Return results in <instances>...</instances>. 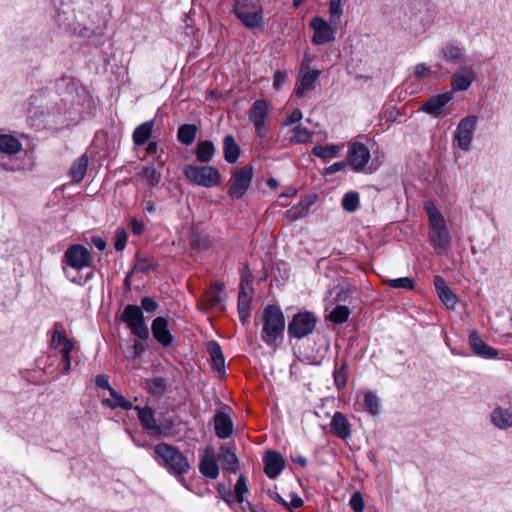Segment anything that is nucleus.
<instances>
[{
	"mask_svg": "<svg viewBox=\"0 0 512 512\" xmlns=\"http://www.w3.org/2000/svg\"><path fill=\"white\" fill-rule=\"evenodd\" d=\"M285 317L277 305H267L262 311L263 342L269 347H278L282 344L285 330Z\"/></svg>",
	"mask_w": 512,
	"mask_h": 512,
	"instance_id": "nucleus-1",
	"label": "nucleus"
},
{
	"mask_svg": "<svg viewBox=\"0 0 512 512\" xmlns=\"http://www.w3.org/2000/svg\"><path fill=\"white\" fill-rule=\"evenodd\" d=\"M426 212L431 226L429 234L430 240L433 243L436 252L438 254H443L446 252V248L450 244V235L446 228L445 219L437 207L432 203L426 205Z\"/></svg>",
	"mask_w": 512,
	"mask_h": 512,
	"instance_id": "nucleus-2",
	"label": "nucleus"
},
{
	"mask_svg": "<svg viewBox=\"0 0 512 512\" xmlns=\"http://www.w3.org/2000/svg\"><path fill=\"white\" fill-rule=\"evenodd\" d=\"M162 464L169 473L187 487L184 475L189 472L190 463L178 448L162 442Z\"/></svg>",
	"mask_w": 512,
	"mask_h": 512,
	"instance_id": "nucleus-3",
	"label": "nucleus"
},
{
	"mask_svg": "<svg viewBox=\"0 0 512 512\" xmlns=\"http://www.w3.org/2000/svg\"><path fill=\"white\" fill-rule=\"evenodd\" d=\"M183 173L190 183L197 186L212 188L222 183L220 171L214 166L186 164Z\"/></svg>",
	"mask_w": 512,
	"mask_h": 512,
	"instance_id": "nucleus-4",
	"label": "nucleus"
},
{
	"mask_svg": "<svg viewBox=\"0 0 512 512\" xmlns=\"http://www.w3.org/2000/svg\"><path fill=\"white\" fill-rule=\"evenodd\" d=\"M94 258H64L63 272L73 283L83 285L93 277Z\"/></svg>",
	"mask_w": 512,
	"mask_h": 512,
	"instance_id": "nucleus-5",
	"label": "nucleus"
},
{
	"mask_svg": "<svg viewBox=\"0 0 512 512\" xmlns=\"http://www.w3.org/2000/svg\"><path fill=\"white\" fill-rule=\"evenodd\" d=\"M234 13L247 28L260 27L263 22L262 7L254 0H236Z\"/></svg>",
	"mask_w": 512,
	"mask_h": 512,
	"instance_id": "nucleus-6",
	"label": "nucleus"
},
{
	"mask_svg": "<svg viewBox=\"0 0 512 512\" xmlns=\"http://www.w3.org/2000/svg\"><path fill=\"white\" fill-rule=\"evenodd\" d=\"M121 320L127 325L133 335L141 340L148 339L149 329L145 323L142 308L137 305L128 304L121 314Z\"/></svg>",
	"mask_w": 512,
	"mask_h": 512,
	"instance_id": "nucleus-7",
	"label": "nucleus"
},
{
	"mask_svg": "<svg viewBox=\"0 0 512 512\" xmlns=\"http://www.w3.org/2000/svg\"><path fill=\"white\" fill-rule=\"evenodd\" d=\"M253 180V166L245 165L235 168L229 180L228 193L231 197L241 199L248 191Z\"/></svg>",
	"mask_w": 512,
	"mask_h": 512,
	"instance_id": "nucleus-8",
	"label": "nucleus"
},
{
	"mask_svg": "<svg viewBox=\"0 0 512 512\" xmlns=\"http://www.w3.org/2000/svg\"><path fill=\"white\" fill-rule=\"evenodd\" d=\"M477 123L478 117L476 115H468L462 118L454 132V145L465 152L470 150Z\"/></svg>",
	"mask_w": 512,
	"mask_h": 512,
	"instance_id": "nucleus-9",
	"label": "nucleus"
},
{
	"mask_svg": "<svg viewBox=\"0 0 512 512\" xmlns=\"http://www.w3.org/2000/svg\"><path fill=\"white\" fill-rule=\"evenodd\" d=\"M317 323L314 313L309 311L296 313L288 324V335L291 338L302 339L311 334Z\"/></svg>",
	"mask_w": 512,
	"mask_h": 512,
	"instance_id": "nucleus-10",
	"label": "nucleus"
},
{
	"mask_svg": "<svg viewBox=\"0 0 512 512\" xmlns=\"http://www.w3.org/2000/svg\"><path fill=\"white\" fill-rule=\"evenodd\" d=\"M107 29V20L98 14L90 17L86 23L78 22L77 31L74 35L91 40L94 44H101L102 38Z\"/></svg>",
	"mask_w": 512,
	"mask_h": 512,
	"instance_id": "nucleus-11",
	"label": "nucleus"
},
{
	"mask_svg": "<svg viewBox=\"0 0 512 512\" xmlns=\"http://www.w3.org/2000/svg\"><path fill=\"white\" fill-rule=\"evenodd\" d=\"M272 105L264 99L256 100L249 110V120L254 124L258 136L266 135V120L269 117Z\"/></svg>",
	"mask_w": 512,
	"mask_h": 512,
	"instance_id": "nucleus-12",
	"label": "nucleus"
},
{
	"mask_svg": "<svg viewBox=\"0 0 512 512\" xmlns=\"http://www.w3.org/2000/svg\"><path fill=\"white\" fill-rule=\"evenodd\" d=\"M310 26L314 31L312 42L315 45H324L335 40L337 24L316 16L312 19Z\"/></svg>",
	"mask_w": 512,
	"mask_h": 512,
	"instance_id": "nucleus-13",
	"label": "nucleus"
},
{
	"mask_svg": "<svg viewBox=\"0 0 512 512\" xmlns=\"http://www.w3.org/2000/svg\"><path fill=\"white\" fill-rule=\"evenodd\" d=\"M227 299L225 286L223 283H215L208 288L199 302V307L203 311H209L215 307L220 306Z\"/></svg>",
	"mask_w": 512,
	"mask_h": 512,
	"instance_id": "nucleus-14",
	"label": "nucleus"
},
{
	"mask_svg": "<svg viewBox=\"0 0 512 512\" xmlns=\"http://www.w3.org/2000/svg\"><path fill=\"white\" fill-rule=\"evenodd\" d=\"M370 157L371 155L369 149L364 144L359 142H355L350 146L347 155L350 166L356 172H360L365 168L370 160Z\"/></svg>",
	"mask_w": 512,
	"mask_h": 512,
	"instance_id": "nucleus-15",
	"label": "nucleus"
},
{
	"mask_svg": "<svg viewBox=\"0 0 512 512\" xmlns=\"http://www.w3.org/2000/svg\"><path fill=\"white\" fill-rule=\"evenodd\" d=\"M54 21L57 26L66 33L74 35V32L77 31L79 21L76 18L74 10L69 5L56 10Z\"/></svg>",
	"mask_w": 512,
	"mask_h": 512,
	"instance_id": "nucleus-16",
	"label": "nucleus"
},
{
	"mask_svg": "<svg viewBox=\"0 0 512 512\" xmlns=\"http://www.w3.org/2000/svg\"><path fill=\"white\" fill-rule=\"evenodd\" d=\"M475 78L476 74L471 68L461 65L451 77L450 92L468 90Z\"/></svg>",
	"mask_w": 512,
	"mask_h": 512,
	"instance_id": "nucleus-17",
	"label": "nucleus"
},
{
	"mask_svg": "<svg viewBox=\"0 0 512 512\" xmlns=\"http://www.w3.org/2000/svg\"><path fill=\"white\" fill-rule=\"evenodd\" d=\"M137 411L139 422L150 435L160 437V425L156 423L155 411L150 406L134 407Z\"/></svg>",
	"mask_w": 512,
	"mask_h": 512,
	"instance_id": "nucleus-18",
	"label": "nucleus"
},
{
	"mask_svg": "<svg viewBox=\"0 0 512 512\" xmlns=\"http://www.w3.org/2000/svg\"><path fill=\"white\" fill-rule=\"evenodd\" d=\"M454 98L453 92H445L437 95L430 96L425 103L422 105L421 109L425 113L438 117L440 115L441 109L446 106L450 101Z\"/></svg>",
	"mask_w": 512,
	"mask_h": 512,
	"instance_id": "nucleus-19",
	"label": "nucleus"
},
{
	"mask_svg": "<svg viewBox=\"0 0 512 512\" xmlns=\"http://www.w3.org/2000/svg\"><path fill=\"white\" fill-rule=\"evenodd\" d=\"M442 60L451 64H465L466 57L464 48L456 41H449L442 45L440 49Z\"/></svg>",
	"mask_w": 512,
	"mask_h": 512,
	"instance_id": "nucleus-20",
	"label": "nucleus"
},
{
	"mask_svg": "<svg viewBox=\"0 0 512 512\" xmlns=\"http://www.w3.org/2000/svg\"><path fill=\"white\" fill-rule=\"evenodd\" d=\"M264 472L270 479H275L282 472L285 466L283 456L276 451L269 450L263 459Z\"/></svg>",
	"mask_w": 512,
	"mask_h": 512,
	"instance_id": "nucleus-21",
	"label": "nucleus"
},
{
	"mask_svg": "<svg viewBox=\"0 0 512 512\" xmlns=\"http://www.w3.org/2000/svg\"><path fill=\"white\" fill-rule=\"evenodd\" d=\"M436 293L444 305L453 309L458 303L457 296L453 293L452 289L447 285V282L439 275L434 276L433 280Z\"/></svg>",
	"mask_w": 512,
	"mask_h": 512,
	"instance_id": "nucleus-22",
	"label": "nucleus"
},
{
	"mask_svg": "<svg viewBox=\"0 0 512 512\" xmlns=\"http://www.w3.org/2000/svg\"><path fill=\"white\" fill-rule=\"evenodd\" d=\"M469 344H470L471 350L477 356H480V357L486 358V359H493V358L498 357V354H499L498 350L487 345L481 339V337L478 335V333L476 331H472L469 334Z\"/></svg>",
	"mask_w": 512,
	"mask_h": 512,
	"instance_id": "nucleus-23",
	"label": "nucleus"
},
{
	"mask_svg": "<svg viewBox=\"0 0 512 512\" xmlns=\"http://www.w3.org/2000/svg\"><path fill=\"white\" fill-rule=\"evenodd\" d=\"M215 434L220 439H227L233 433V421L223 411H217L213 417Z\"/></svg>",
	"mask_w": 512,
	"mask_h": 512,
	"instance_id": "nucleus-24",
	"label": "nucleus"
},
{
	"mask_svg": "<svg viewBox=\"0 0 512 512\" xmlns=\"http://www.w3.org/2000/svg\"><path fill=\"white\" fill-rule=\"evenodd\" d=\"M319 76V70H307L303 73L296 84V96L303 97L307 92L314 89L319 80Z\"/></svg>",
	"mask_w": 512,
	"mask_h": 512,
	"instance_id": "nucleus-25",
	"label": "nucleus"
},
{
	"mask_svg": "<svg viewBox=\"0 0 512 512\" xmlns=\"http://www.w3.org/2000/svg\"><path fill=\"white\" fill-rule=\"evenodd\" d=\"M330 427L332 432L339 438L346 440L351 436V425L342 412H336L331 420Z\"/></svg>",
	"mask_w": 512,
	"mask_h": 512,
	"instance_id": "nucleus-26",
	"label": "nucleus"
},
{
	"mask_svg": "<svg viewBox=\"0 0 512 512\" xmlns=\"http://www.w3.org/2000/svg\"><path fill=\"white\" fill-rule=\"evenodd\" d=\"M252 292L244 287H239L237 309L239 319L242 325H246L250 317V304L252 299Z\"/></svg>",
	"mask_w": 512,
	"mask_h": 512,
	"instance_id": "nucleus-27",
	"label": "nucleus"
},
{
	"mask_svg": "<svg viewBox=\"0 0 512 512\" xmlns=\"http://www.w3.org/2000/svg\"><path fill=\"white\" fill-rule=\"evenodd\" d=\"M490 419L498 429L506 430L512 427V411L502 406H497L492 410Z\"/></svg>",
	"mask_w": 512,
	"mask_h": 512,
	"instance_id": "nucleus-28",
	"label": "nucleus"
},
{
	"mask_svg": "<svg viewBox=\"0 0 512 512\" xmlns=\"http://www.w3.org/2000/svg\"><path fill=\"white\" fill-rule=\"evenodd\" d=\"M78 89V81L73 77L64 76L56 82V90L65 100H69V97L78 94Z\"/></svg>",
	"mask_w": 512,
	"mask_h": 512,
	"instance_id": "nucleus-29",
	"label": "nucleus"
},
{
	"mask_svg": "<svg viewBox=\"0 0 512 512\" xmlns=\"http://www.w3.org/2000/svg\"><path fill=\"white\" fill-rule=\"evenodd\" d=\"M220 460L225 469L232 473H236L239 469V459L235 453V448L222 445L220 447Z\"/></svg>",
	"mask_w": 512,
	"mask_h": 512,
	"instance_id": "nucleus-30",
	"label": "nucleus"
},
{
	"mask_svg": "<svg viewBox=\"0 0 512 512\" xmlns=\"http://www.w3.org/2000/svg\"><path fill=\"white\" fill-rule=\"evenodd\" d=\"M207 351L213 361L214 370L220 374H225V358L220 345L216 341H209Z\"/></svg>",
	"mask_w": 512,
	"mask_h": 512,
	"instance_id": "nucleus-31",
	"label": "nucleus"
},
{
	"mask_svg": "<svg viewBox=\"0 0 512 512\" xmlns=\"http://www.w3.org/2000/svg\"><path fill=\"white\" fill-rule=\"evenodd\" d=\"M195 155L200 163H209L216 155V147L212 141L200 140L197 143Z\"/></svg>",
	"mask_w": 512,
	"mask_h": 512,
	"instance_id": "nucleus-32",
	"label": "nucleus"
},
{
	"mask_svg": "<svg viewBox=\"0 0 512 512\" xmlns=\"http://www.w3.org/2000/svg\"><path fill=\"white\" fill-rule=\"evenodd\" d=\"M223 153L224 159L228 163L234 164L238 161L240 156V148L232 135H226L223 138Z\"/></svg>",
	"mask_w": 512,
	"mask_h": 512,
	"instance_id": "nucleus-33",
	"label": "nucleus"
},
{
	"mask_svg": "<svg viewBox=\"0 0 512 512\" xmlns=\"http://www.w3.org/2000/svg\"><path fill=\"white\" fill-rule=\"evenodd\" d=\"M200 473L210 479H216L219 475V465L214 456L205 455L199 463Z\"/></svg>",
	"mask_w": 512,
	"mask_h": 512,
	"instance_id": "nucleus-34",
	"label": "nucleus"
},
{
	"mask_svg": "<svg viewBox=\"0 0 512 512\" xmlns=\"http://www.w3.org/2000/svg\"><path fill=\"white\" fill-rule=\"evenodd\" d=\"M111 399H104L103 404L112 409L122 408L124 410H131L134 408L133 403L127 400L121 393L115 389H110Z\"/></svg>",
	"mask_w": 512,
	"mask_h": 512,
	"instance_id": "nucleus-35",
	"label": "nucleus"
},
{
	"mask_svg": "<svg viewBox=\"0 0 512 512\" xmlns=\"http://www.w3.org/2000/svg\"><path fill=\"white\" fill-rule=\"evenodd\" d=\"M22 149L21 142L12 135L0 134V152L8 155L18 153Z\"/></svg>",
	"mask_w": 512,
	"mask_h": 512,
	"instance_id": "nucleus-36",
	"label": "nucleus"
},
{
	"mask_svg": "<svg viewBox=\"0 0 512 512\" xmlns=\"http://www.w3.org/2000/svg\"><path fill=\"white\" fill-rule=\"evenodd\" d=\"M198 127L195 124H183L178 128L177 139L185 145L190 146L195 141Z\"/></svg>",
	"mask_w": 512,
	"mask_h": 512,
	"instance_id": "nucleus-37",
	"label": "nucleus"
},
{
	"mask_svg": "<svg viewBox=\"0 0 512 512\" xmlns=\"http://www.w3.org/2000/svg\"><path fill=\"white\" fill-rule=\"evenodd\" d=\"M154 122L146 121L139 125L133 132V141L136 146L144 145L151 137Z\"/></svg>",
	"mask_w": 512,
	"mask_h": 512,
	"instance_id": "nucleus-38",
	"label": "nucleus"
},
{
	"mask_svg": "<svg viewBox=\"0 0 512 512\" xmlns=\"http://www.w3.org/2000/svg\"><path fill=\"white\" fill-rule=\"evenodd\" d=\"M88 167V157L86 155H82L77 158L69 170V175L75 183L80 182L86 174Z\"/></svg>",
	"mask_w": 512,
	"mask_h": 512,
	"instance_id": "nucleus-39",
	"label": "nucleus"
},
{
	"mask_svg": "<svg viewBox=\"0 0 512 512\" xmlns=\"http://www.w3.org/2000/svg\"><path fill=\"white\" fill-rule=\"evenodd\" d=\"M168 320L162 317V349H175L180 344V339L171 333Z\"/></svg>",
	"mask_w": 512,
	"mask_h": 512,
	"instance_id": "nucleus-40",
	"label": "nucleus"
},
{
	"mask_svg": "<svg viewBox=\"0 0 512 512\" xmlns=\"http://www.w3.org/2000/svg\"><path fill=\"white\" fill-rule=\"evenodd\" d=\"M364 409L370 415H378L381 410L380 399L371 391L364 394Z\"/></svg>",
	"mask_w": 512,
	"mask_h": 512,
	"instance_id": "nucleus-41",
	"label": "nucleus"
},
{
	"mask_svg": "<svg viewBox=\"0 0 512 512\" xmlns=\"http://www.w3.org/2000/svg\"><path fill=\"white\" fill-rule=\"evenodd\" d=\"M311 202H299L297 205L293 206L291 209L286 212V219L295 221L301 218H304L309 213V207Z\"/></svg>",
	"mask_w": 512,
	"mask_h": 512,
	"instance_id": "nucleus-42",
	"label": "nucleus"
},
{
	"mask_svg": "<svg viewBox=\"0 0 512 512\" xmlns=\"http://www.w3.org/2000/svg\"><path fill=\"white\" fill-rule=\"evenodd\" d=\"M312 135L313 133L308 128L298 125L292 129L290 142L295 144L308 143L312 140Z\"/></svg>",
	"mask_w": 512,
	"mask_h": 512,
	"instance_id": "nucleus-43",
	"label": "nucleus"
},
{
	"mask_svg": "<svg viewBox=\"0 0 512 512\" xmlns=\"http://www.w3.org/2000/svg\"><path fill=\"white\" fill-rule=\"evenodd\" d=\"M341 151V146L339 145H327V146H321L317 145L313 147L312 153L321 158V159H329L333 158L339 155Z\"/></svg>",
	"mask_w": 512,
	"mask_h": 512,
	"instance_id": "nucleus-44",
	"label": "nucleus"
},
{
	"mask_svg": "<svg viewBox=\"0 0 512 512\" xmlns=\"http://www.w3.org/2000/svg\"><path fill=\"white\" fill-rule=\"evenodd\" d=\"M360 196L358 192L350 191L344 194L342 198V208L346 212L353 213L359 208Z\"/></svg>",
	"mask_w": 512,
	"mask_h": 512,
	"instance_id": "nucleus-45",
	"label": "nucleus"
},
{
	"mask_svg": "<svg viewBox=\"0 0 512 512\" xmlns=\"http://www.w3.org/2000/svg\"><path fill=\"white\" fill-rule=\"evenodd\" d=\"M350 315V310L345 305H337L330 313L329 319L336 324L345 323Z\"/></svg>",
	"mask_w": 512,
	"mask_h": 512,
	"instance_id": "nucleus-46",
	"label": "nucleus"
},
{
	"mask_svg": "<svg viewBox=\"0 0 512 512\" xmlns=\"http://www.w3.org/2000/svg\"><path fill=\"white\" fill-rule=\"evenodd\" d=\"M386 284L394 289H406V290H413L415 288V284L412 278L410 277H401V278H395V279H389L385 281Z\"/></svg>",
	"mask_w": 512,
	"mask_h": 512,
	"instance_id": "nucleus-47",
	"label": "nucleus"
},
{
	"mask_svg": "<svg viewBox=\"0 0 512 512\" xmlns=\"http://www.w3.org/2000/svg\"><path fill=\"white\" fill-rule=\"evenodd\" d=\"M62 326L60 323L54 324V330L51 338V346L56 349L58 346L63 344L68 338L66 334L61 330Z\"/></svg>",
	"mask_w": 512,
	"mask_h": 512,
	"instance_id": "nucleus-48",
	"label": "nucleus"
},
{
	"mask_svg": "<svg viewBox=\"0 0 512 512\" xmlns=\"http://www.w3.org/2000/svg\"><path fill=\"white\" fill-rule=\"evenodd\" d=\"M330 22L332 24H338V21L342 15L341 0H331L330 7Z\"/></svg>",
	"mask_w": 512,
	"mask_h": 512,
	"instance_id": "nucleus-49",
	"label": "nucleus"
},
{
	"mask_svg": "<svg viewBox=\"0 0 512 512\" xmlns=\"http://www.w3.org/2000/svg\"><path fill=\"white\" fill-rule=\"evenodd\" d=\"M248 492L246 478L240 475L235 484V496L239 503L244 502V494Z\"/></svg>",
	"mask_w": 512,
	"mask_h": 512,
	"instance_id": "nucleus-50",
	"label": "nucleus"
},
{
	"mask_svg": "<svg viewBox=\"0 0 512 512\" xmlns=\"http://www.w3.org/2000/svg\"><path fill=\"white\" fill-rule=\"evenodd\" d=\"M127 232L124 228H118L114 237V247L117 252H121L127 243Z\"/></svg>",
	"mask_w": 512,
	"mask_h": 512,
	"instance_id": "nucleus-51",
	"label": "nucleus"
},
{
	"mask_svg": "<svg viewBox=\"0 0 512 512\" xmlns=\"http://www.w3.org/2000/svg\"><path fill=\"white\" fill-rule=\"evenodd\" d=\"M252 279H253V275L249 268V265H248V263H245L243 266V269H242L239 287H244L248 291H253V288L251 287Z\"/></svg>",
	"mask_w": 512,
	"mask_h": 512,
	"instance_id": "nucleus-52",
	"label": "nucleus"
},
{
	"mask_svg": "<svg viewBox=\"0 0 512 512\" xmlns=\"http://www.w3.org/2000/svg\"><path fill=\"white\" fill-rule=\"evenodd\" d=\"M63 256H90V252L85 246L74 244L64 252Z\"/></svg>",
	"mask_w": 512,
	"mask_h": 512,
	"instance_id": "nucleus-53",
	"label": "nucleus"
},
{
	"mask_svg": "<svg viewBox=\"0 0 512 512\" xmlns=\"http://www.w3.org/2000/svg\"><path fill=\"white\" fill-rule=\"evenodd\" d=\"M157 210L156 202L152 198V191L146 193L143 199V211L149 215H155Z\"/></svg>",
	"mask_w": 512,
	"mask_h": 512,
	"instance_id": "nucleus-54",
	"label": "nucleus"
},
{
	"mask_svg": "<svg viewBox=\"0 0 512 512\" xmlns=\"http://www.w3.org/2000/svg\"><path fill=\"white\" fill-rule=\"evenodd\" d=\"M349 504L354 512H363L365 507L364 500L360 492L353 493Z\"/></svg>",
	"mask_w": 512,
	"mask_h": 512,
	"instance_id": "nucleus-55",
	"label": "nucleus"
},
{
	"mask_svg": "<svg viewBox=\"0 0 512 512\" xmlns=\"http://www.w3.org/2000/svg\"><path fill=\"white\" fill-rule=\"evenodd\" d=\"M142 176L148 181V183L153 186L155 182H157V178L159 176L157 170L153 166H146L142 170Z\"/></svg>",
	"mask_w": 512,
	"mask_h": 512,
	"instance_id": "nucleus-56",
	"label": "nucleus"
},
{
	"mask_svg": "<svg viewBox=\"0 0 512 512\" xmlns=\"http://www.w3.org/2000/svg\"><path fill=\"white\" fill-rule=\"evenodd\" d=\"M139 307L142 308V312L151 313L157 310L158 303L153 298L145 296L141 299V306Z\"/></svg>",
	"mask_w": 512,
	"mask_h": 512,
	"instance_id": "nucleus-57",
	"label": "nucleus"
},
{
	"mask_svg": "<svg viewBox=\"0 0 512 512\" xmlns=\"http://www.w3.org/2000/svg\"><path fill=\"white\" fill-rule=\"evenodd\" d=\"M334 382L337 388H342L346 385L347 376L345 373V365H342L340 369L334 371Z\"/></svg>",
	"mask_w": 512,
	"mask_h": 512,
	"instance_id": "nucleus-58",
	"label": "nucleus"
},
{
	"mask_svg": "<svg viewBox=\"0 0 512 512\" xmlns=\"http://www.w3.org/2000/svg\"><path fill=\"white\" fill-rule=\"evenodd\" d=\"M288 81V76L285 71L278 70L274 74L273 78V87L276 90H280L284 84H286Z\"/></svg>",
	"mask_w": 512,
	"mask_h": 512,
	"instance_id": "nucleus-59",
	"label": "nucleus"
},
{
	"mask_svg": "<svg viewBox=\"0 0 512 512\" xmlns=\"http://www.w3.org/2000/svg\"><path fill=\"white\" fill-rule=\"evenodd\" d=\"M432 74L431 69L425 63H419L415 67V77L418 80L430 77Z\"/></svg>",
	"mask_w": 512,
	"mask_h": 512,
	"instance_id": "nucleus-60",
	"label": "nucleus"
},
{
	"mask_svg": "<svg viewBox=\"0 0 512 512\" xmlns=\"http://www.w3.org/2000/svg\"><path fill=\"white\" fill-rule=\"evenodd\" d=\"M303 118V113L300 109L296 108L293 112L282 122L283 126H290L299 122Z\"/></svg>",
	"mask_w": 512,
	"mask_h": 512,
	"instance_id": "nucleus-61",
	"label": "nucleus"
},
{
	"mask_svg": "<svg viewBox=\"0 0 512 512\" xmlns=\"http://www.w3.org/2000/svg\"><path fill=\"white\" fill-rule=\"evenodd\" d=\"M218 492L221 495V498L229 505L233 503L234 494L230 488H226L225 485H218Z\"/></svg>",
	"mask_w": 512,
	"mask_h": 512,
	"instance_id": "nucleus-62",
	"label": "nucleus"
},
{
	"mask_svg": "<svg viewBox=\"0 0 512 512\" xmlns=\"http://www.w3.org/2000/svg\"><path fill=\"white\" fill-rule=\"evenodd\" d=\"M94 382L98 388L108 390L109 392H110V389H113L109 383L108 375L99 374L95 377Z\"/></svg>",
	"mask_w": 512,
	"mask_h": 512,
	"instance_id": "nucleus-63",
	"label": "nucleus"
},
{
	"mask_svg": "<svg viewBox=\"0 0 512 512\" xmlns=\"http://www.w3.org/2000/svg\"><path fill=\"white\" fill-rule=\"evenodd\" d=\"M91 244L94 245L99 251H103L107 247V242L105 239L96 235L91 237Z\"/></svg>",
	"mask_w": 512,
	"mask_h": 512,
	"instance_id": "nucleus-64",
	"label": "nucleus"
}]
</instances>
